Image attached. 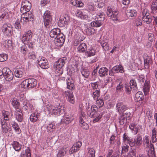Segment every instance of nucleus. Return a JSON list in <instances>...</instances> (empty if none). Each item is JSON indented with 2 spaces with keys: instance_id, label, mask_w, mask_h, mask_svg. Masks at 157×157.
Segmentation results:
<instances>
[{
  "instance_id": "1",
  "label": "nucleus",
  "mask_w": 157,
  "mask_h": 157,
  "mask_svg": "<svg viewBox=\"0 0 157 157\" xmlns=\"http://www.w3.org/2000/svg\"><path fill=\"white\" fill-rule=\"evenodd\" d=\"M67 60L66 57H63L59 59L54 64V68L56 70V73L58 76L61 75L63 73L62 67L64 66Z\"/></svg>"
},
{
  "instance_id": "2",
  "label": "nucleus",
  "mask_w": 157,
  "mask_h": 157,
  "mask_svg": "<svg viewBox=\"0 0 157 157\" xmlns=\"http://www.w3.org/2000/svg\"><path fill=\"white\" fill-rule=\"evenodd\" d=\"M97 107L91 106L90 109V111L88 110L87 113L89 115V117L92 118H95L93 120L94 123L98 122L102 117V115L100 114H98V113L96 110Z\"/></svg>"
},
{
  "instance_id": "3",
  "label": "nucleus",
  "mask_w": 157,
  "mask_h": 157,
  "mask_svg": "<svg viewBox=\"0 0 157 157\" xmlns=\"http://www.w3.org/2000/svg\"><path fill=\"white\" fill-rule=\"evenodd\" d=\"M3 76L6 81L10 82L13 79V73L9 68L7 67L3 68Z\"/></svg>"
},
{
  "instance_id": "4",
  "label": "nucleus",
  "mask_w": 157,
  "mask_h": 157,
  "mask_svg": "<svg viewBox=\"0 0 157 157\" xmlns=\"http://www.w3.org/2000/svg\"><path fill=\"white\" fill-rule=\"evenodd\" d=\"M142 140L141 136L138 134L135 137L134 140L132 138L130 147H132L135 146L136 147H139L142 144Z\"/></svg>"
},
{
  "instance_id": "5",
  "label": "nucleus",
  "mask_w": 157,
  "mask_h": 157,
  "mask_svg": "<svg viewBox=\"0 0 157 157\" xmlns=\"http://www.w3.org/2000/svg\"><path fill=\"white\" fill-rule=\"evenodd\" d=\"M37 61L38 65L43 69H46L49 67L47 60L44 57L40 56Z\"/></svg>"
},
{
  "instance_id": "6",
  "label": "nucleus",
  "mask_w": 157,
  "mask_h": 157,
  "mask_svg": "<svg viewBox=\"0 0 157 157\" xmlns=\"http://www.w3.org/2000/svg\"><path fill=\"white\" fill-rule=\"evenodd\" d=\"M2 30L5 35L10 36L12 32V27L10 24H4L2 28Z\"/></svg>"
},
{
  "instance_id": "7",
  "label": "nucleus",
  "mask_w": 157,
  "mask_h": 157,
  "mask_svg": "<svg viewBox=\"0 0 157 157\" xmlns=\"http://www.w3.org/2000/svg\"><path fill=\"white\" fill-rule=\"evenodd\" d=\"M5 119L2 118L0 120V123L2 126V132L4 133H6L8 132L11 130V126H9L8 124L6 121Z\"/></svg>"
},
{
  "instance_id": "8",
  "label": "nucleus",
  "mask_w": 157,
  "mask_h": 157,
  "mask_svg": "<svg viewBox=\"0 0 157 157\" xmlns=\"http://www.w3.org/2000/svg\"><path fill=\"white\" fill-rule=\"evenodd\" d=\"M20 10L22 13H25V12L29 11V10L31 8V4L27 0L22 2Z\"/></svg>"
},
{
  "instance_id": "9",
  "label": "nucleus",
  "mask_w": 157,
  "mask_h": 157,
  "mask_svg": "<svg viewBox=\"0 0 157 157\" xmlns=\"http://www.w3.org/2000/svg\"><path fill=\"white\" fill-rule=\"evenodd\" d=\"M106 13L107 15L112 18L113 21H117V20L118 12L117 11H113L112 8L108 7Z\"/></svg>"
},
{
  "instance_id": "10",
  "label": "nucleus",
  "mask_w": 157,
  "mask_h": 157,
  "mask_svg": "<svg viewBox=\"0 0 157 157\" xmlns=\"http://www.w3.org/2000/svg\"><path fill=\"white\" fill-rule=\"evenodd\" d=\"M50 14V11L47 10L44 13L43 16L44 26L46 27L49 25L51 20L52 17Z\"/></svg>"
},
{
  "instance_id": "11",
  "label": "nucleus",
  "mask_w": 157,
  "mask_h": 157,
  "mask_svg": "<svg viewBox=\"0 0 157 157\" xmlns=\"http://www.w3.org/2000/svg\"><path fill=\"white\" fill-rule=\"evenodd\" d=\"M32 37V33L31 30L28 31L26 33L23 35L22 36V41L24 44H29L28 41H30ZM29 44H32L30 43Z\"/></svg>"
},
{
  "instance_id": "12",
  "label": "nucleus",
  "mask_w": 157,
  "mask_h": 157,
  "mask_svg": "<svg viewBox=\"0 0 157 157\" xmlns=\"http://www.w3.org/2000/svg\"><path fill=\"white\" fill-rule=\"evenodd\" d=\"M23 13V20L26 22L27 21H31L32 22L34 20V16L33 15L31 12L30 11L25 12V13Z\"/></svg>"
},
{
  "instance_id": "13",
  "label": "nucleus",
  "mask_w": 157,
  "mask_h": 157,
  "mask_svg": "<svg viewBox=\"0 0 157 157\" xmlns=\"http://www.w3.org/2000/svg\"><path fill=\"white\" fill-rule=\"evenodd\" d=\"M116 107L117 110L120 113L124 112L128 109V107L126 105H124L123 102H121L117 103Z\"/></svg>"
},
{
  "instance_id": "14",
  "label": "nucleus",
  "mask_w": 157,
  "mask_h": 157,
  "mask_svg": "<svg viewBox=\"0 0 157 157\" xmlns=\"http://www.w3.org/2000/svg\"><path fill=\"white\" fill-rule=\"evenodd\" d=\"M65 39V36L63 33H60L55 39V41L58 44L59 43V45L60 46L62 45L64 43Z\"/></svg>"
},
{
  "instance_id": "15",
  "label": "nucleus",
  "mask_w": 157,
  "mask_h": 157,
  "mask_svg": "<svg viewBox=\"0 0 157 157\" xmlns=\"http://www.w3.org/2000/svg\"><path fill=\"white\" fill-rule=\"evenodd\" d=\"M60 33V30L59 29L56 28L53 29L51 30L49 34L51 38H54L55 39Z\"/></svg>"
},
{
  "instance_id": "16",
  "label": "nucleus",
  "mask_w": 157,
  "mask_h": 157,
  "mask_svg": "<svg viewBox=\"0 0 157 157\" xmlns=\"http://www.w3.org/2000/svg\"><path fill=\"white\" fill-rule=\"evenodd\" d=\"M70 21V17L67 15H65L63 16L60 17L59 22L62 25H67L68 24Z\"/></svg>"
},
{
  "instance_id": "17",
  "label": "nucleus",
  "mask_w": 157,
  "mask_h": 157,
  "mask_svg": "<svg viewBox=\"0 0 157 157\" xmlns=\"http://www.w3.org/2000/svg\"><path fill=\"white\" fill-rule=\"evenodd\" d=\"M64 111L63 107H56L52 111V113L55 115L59 116L63 114Z\"/></svg>"
},
{
  "instance_id": "18",
  "label": "nucleus",
  "mask_w": 157,
  "mask_h": 157,
  "mask_svg": "<svg viewBox=\"0 0 157 157\" xmlns=\"http://www.w3.org/2000/svg\"><path fill=\"white\" fill-rule=\"evenodd\" d=\"M150 150L148 151L146 157H156L155 148L154 145L150 143Z\"/></svg>"
},
{
  "instance_id": "19",
  "label": "nucleus",
  "mask_w": 157,
  "mask_h": 157,
  "mask_svg": "<svg viewBox=\"0 0 157 157\" xmlns=\"http://www.w3.org/2000/svg\"><path fill=\"white\" fill-rule=\"evenodd\" d=\"M149 81L146 80L143 87V90L145 95H146L149 91L151 87Z\"/></svg>"
},
{
  "instance_id": "20",
  "label": "nucleus",
  "mask_w": 157,
  "mask_h": 157,
  "mask_svg": "<svg viewBox=\"0 0 157 157\" xmlns=\"http://www.w3.org/2000/svg\"><path fill=\"white\" fill-rule=\"evenodd\" d=\"M2 118L5 119L7 121L11 120L13 118V114L7 111H3L2 112Z\"/></svg>"
},
{
  "instance_id": "21",
  "label": "nucleus",
  "mask_w": 157,
  "mask_h": 157,
  "mask_svg": "<svg viewBox=\"0 0 157 157\" xmlns=\"http://www.w3.org/2000/svg\"><path fill=\"white\" fill-rule=\"evenodd\" d=\"M15 75L18 78H22L24 75L25 72L23 69H17L15 71Z\"/></svg>"
},
{
  "instance_id": "22",
  "label": "nucleus",
  "mask_w": 157,
  "mask_h": 157,
  "mask_svg": "<svg viewBox=\"0 0 157 157\" xmlns=\"http://www.w3.org/2000/svg\"><path fill=\"white\" fill-rule=\"evenodd\" d=\"M29 89L33 88L36 86L37 84L36 80L33 78L28 79Z\"/></svg>"
},
{
  "instance_id": "23",
  "label": "nucleus",
  "mask_w": 157,
  "mask_h": 157,
  "mask_svg": "<svg viewBox=\"0 0 157 157\" xmlns=\"http://www.w3.org/2000/svg\"><path fill=\"white\" fill-rule=\"evenodd\" d=\"M77 50L80 53L82 52L87 50V46L85 43H83L80 44L77 48Z\"/></svg>"
},
{
  "instance_id": "24",
  "label": "nucleus",
  "mask_w": 157,
  "mask_h": 157,
  "mask_svg": "<svg viewBox=\"0 0 157 157\" xmlns=\"http://www.w3.org/2000/svg\"><path fill=\"white\" fill-rule=\"evenodd\" d=\"M12 145L14 149L16 151H19L21 149V145L17 141H13Z\"/></svg>"
},
{
  "instance_id": "25",
  "label": "nucleus",
  "mask_w": 157,
  "mask_h": 157,
  "mask_svg": "<svg viewBox=\"0 0 157 157\" xmlns=\"http://www.w3.org/2000/svg\"><path fill=\"white\" fill-rule=\"evenodd\" d=\"M68 96V101L72 104H74L75 102L74 98L71 91L67 92L66 94Z\"/></svg>"
},
{
  "instance_id": "26",
  "label": "nucleus",
  "mask_w": 157,
  "mask_h": 157,
  "mask_svg": "<svg viewBox=\"0 0 157 157\" xmlns=\"http://www.w3.org/2000/svg\"><path fill=\"white\" fill-rule=\"evenodd\" d=\"M71 4L75 6L81 7L83 5L81 0H71Z\"/></svg>"
},
{
  "instance_id": "27",
  "label": "nucleus",
  "mask_w": 157,
  "mask_h": 157,
  "mask_svg": "<svg viewBox=\"0 0 157 157\" xmlns=\"http://www.w3.org/2000/svg\"><path fill=\"white\" fill-rule=\"evenodd\" d=\"M86 9L89 12H92L95 10V9L93 3L89 2L87 4Z\"/></svg>"
},
{
  "instance_id": "28",
  "label": "nucleus",
  "mask_w": 157,
  "mask_h": 157,
  "mask_svg": "<svg viewBox=\"0 0 157 157\" xmlns=\"http://www.w3.org/2000/svg\"><path fill=\"white\" fill-rule=\"evenodd\" d=\"M102 24V22L98 19H96L95 21L92 22L91 25L93 27H98L100 26Z\"/></svg>"
},
{
  "instance_id": "29",
  "label": "nucleus",
  "mask_w": 157,
  "mask_h": 157,
  "mask_svg": "<svg viewBox=\"0 0 157 157\" xmlns=\"http://www.w3.org/2000/svg\"><path fill=\"white\" fill-rule=\"evenodd\" d=\"M96 52V50L92 47H91L88 51L85 52V55L87 57H91L94 55Z\"/></svg>"
},
{
  "instance_id": "30",
  "label": "nucleus",
  "mask_w": 157,
  "mask_h": 157,
  "mask_svg": "<svg viewBox=\"0 0 157 157\" xmlns=\"http://www.w3.org/2000/svg\"><path fill=\"white\" fill-rule=\"evenodd\" d=\"M108 70L105 67H103L100 68L98 73L101 77L107 75Z\"/></svg>"
},
{
  "instance_id": "31",
  "label": "nucleus",
  "mask_w": 157,
  "mask_h": 157,
  "mask_svg": "<svg viewBox=\"0 0 157 157\" xmlns=\"http://www.w3.org/2000/svg\"><path fill=\"white\" fill-rule=\"evenodd\" d=\"M67 147H62L60 150H59L57 155V157H63L66 154L67 151Z\"/></svg>"
},
{
  "instance_id": "32",
  "label": "nucleus",
  "mask_w": 157,
  "mask_h": 157,
  "mask_svg": "<svg viewBox=\"0 0 157 157\" xmlns=\"http://www.w3.org/2000/svg\"><path fill=\"white\" fill-rule=\"evenodd\" d=\"M11 104L16 109H18L20 105V103L18 101V100L16 98H13L11 101Z\"/></svg>"
},
{
  "instance_id": "33",
  "label": "nucleus",
  "mask_w": 157,
  "mask_h": 157,
  "mask_svg": "<svg viewBox=\"0 0 157 157\" xmlns=\"http://www.w3.org/2000/svg\"><path fill=\"white\" fill-rule=\"evenodd\" d=\"M136 149H133L130 151L128 154L125 155L124 157H136Z\"/></svg>"
},
{
  "instance_id": "34",
  "label": "nucleus",
  "mask_w": 157,
  "mask_h": 157,
  "mask_svg": "<svg viewBox=\"0 0 157 157\" xmlns=\"http://www.w3.org/2000/svg\"><path fill=\"white\" fill-rule=\"evenodd\" d=\"M151 9L152 13L154 14L157 13V0H155V2L152 3Z\"/></svg>"
},
{
  "instance_id": "35",
  "label": "nucleus",
  "mask_w": 157,
  "mask_h": 157,
  "mask_svg": "<svg viewBox=\"0 0 157 157\" xmlns=\"http://www.w3.org/2000/svg\"><path fill=\"white\" fill-rule=\"evenodd\" d=\"M84 31L87 34L89 35H91L94 34L95 32V30L90 27H86Z\"/></svg>"
},
{
  "instance_id": "36",
  "label": "nucleus",
  "mask_w": 157,
  "mask_h": 157,
  "mask_svg": "<svg viewBox=\"0 0 157 157\" xmlns=\"http://www.w3.org/2000/svg\"><path fill=\"white\" fill-rule=\"evenodd\" d=\"M136 98L137 99V101L142 100L144 98L143 94L141 92H137L135 95Z\"/></svg>"
},
{
  "instance_id": "37",
  "label": "nucleus",
  "mask_w": 157,
  "mask_h": 157,
  "mask_svg": "<svg viewBox=\"0 0 157 157\" xmlns=\"http://www.w3.org/2000/svg\"><path fill=\"white\" fill-rule=\"evenodd\" d=\"M130 86L132 87V89L134 90L137 91V84L136 81L134 79H131L130 82Z\"/></svg>"
},
{
  "instance_id": "38",
  "label": "nucleus",
  "mask_w": 157,
  "mask_h": 157,
  "mask_svg": "<svg viewBox=\"0 0 157 157\" xmlns=\"http://www.w3.org/2000/svg\"><path fill=\"white\" fill-rule=\"evenodd\" d=\"M132 138L130 139L128 136L124 133L123 135V140L127 144H129L130 146V144L131 143Z\"/></svg>"
},
{
  "instance_id": "39",
  "label": "nucleus",
  "mask_w": 157,
  "mask_h": 157,
  "mask_svg": "<svg viewBox=\"0 0 157 157\" xmlns=\"http://www.w3.org/2000/svg\"><path fill=\"white\" fill-rule=\"evenodd\" d=\"M67 87L68 89L71 90L74 89L75 88V86L74 84L73 81H70L68 79V81H67Z\"/></svg>"
},
{
  "instance_id": "40",
  "label": "nucleus",
  "mask_w": 157,
  "mask_h": 157,
  "mask_svg": "<svg viewBox=\"0 0 157 157\" xmlns=\"http://www.w3.org/2000/svg\"><path fill=\"white\" fill-rule=\"evenodd\" d=\"M81 71L82 75L85 78H87L90 74V72L89 71L85 68L81 69Z\"/></svg>"
},
{
  "instance_id": "41",
  "label": "nucleus",
  "mask_w": 157,
  "mask_h": 157,
  "mask_svg": "<svg viewBox=\"0 0 157 157\" xmlns=\"http://www.w3.org/2000/svg\"><path fill=\"white\" fill-rule=\"evenodd\" d=\"M9 123L10 124L11 123V124L12 125L13 128L14 129L15 131L18 132L19 133L21 130L18 124L16 123L15 122H11Z\"/></svg>"
},
{
  "instance_id": "42",
  "label": "nucleus",
  "mask_w": 157,
  "mask_h": 157,
  "mask_svg": "<svg viewBox=\"0 0 157 157\" xmlns=\"http://www.w3.org/2000/svg\"><path fill=\"white\" fill-rule=\"evenodd\" d=\"M127 15L129 17H136L137 15V12L134 10H131L127 13Z\"/></svg>"
},
{
  "instance_id": "43",
  "label": "nucleus",
  "mask_w": 157,
  "mask_h": 157,
  "mask_svg": "<svg viewBox=\"0 0 157 157\" xmlns=\"http://www.w3.org/2000/svg\"><path fill=\"white\" fill-rule=\"evenodd\" d=\"M15 115L17 120L19 122H21L23 120V114L21 112L16 113Z\"/></svg>"
},
{
  "instance_id": "44",
  "label": "nucleus",
  "mask_w": 157,
  "mask_h": 157,
  "mask_svg": "<svg viewBox=\"0 0 157 157\" xmlns=\"http://www.w3.org/2000/svg\"><path fill=\"white\" fill-rule=\"evenodd\" d=\"M96 103L97 105L99 107L103 106L104 105V100L101 98H99L96 99Z\"/></svg>"
},
{
  "instance_id": "45",
  "label": "nucleus",
  "mask_w": 157,
  "mask_h": 157,
  "mask_svg": "<svg viewBox=\"0 0 157 157\" xmlns=\"http://www.w3.org/2000/svg\"><path fill=\"white\" fill-rule=\"evenodd\" d=\"M22 19V17H21L20 19H17L16 21L14 26L15 28L17 29H19L21 28V25L20 24L21 22H22L21 20Z\"/></svg>"
},
{
  "instance_id": "46",
  "label": "nucleus",
  "mask_w": 157,
  "mask_h": 157,
  "mask_svg": "<svg viewBox=\"0 0 157 157\" xmlns=\"http://www.w3.org/2000/svg\"><path fill=\"white\" fill-rule=\"evenodd\" d=\"M142 19L144 22L147 24L150 23L152 21V18H151L150 16L146 17H145L142 18Z\"/></svg>"
},
{
  "instance_id": "47",
  "label": "nucleus",
  "mask_w": 157,
  "mask_h": 157,
  "mask_svg": "<svg viewBox=\"0 0 157 157\" xmlns=\"http://www.w3.org/2000/svg\"><path fill=\"white\" fill-rule=\"evenodd\" d=\"M105 15L104 13H100L97 17V19L99 20L102 22L104 20Z\"/></svg>"
},
{
  "instance_id": "48",
  "label": "nucleus",
  "mask_w": 157,
  "mask_h": 157,
  "mask_svg": "<svg viewBox=\"0 0 157 157\" xmlns=\"http://www.w3.org/2000/svg\"><path fill=\"white\" fill-rule=\"evenodd\" d=\"M100 90H96L93 93V97L94 100H96L99 97Z\"/></svg>"
},
{
  "instance_id": "49",
  "label": "nucleus",
  "mask_w": 157,
  "mask_h": 157,
  "mask_svg": "<svg viewBox=\"0 0 157 157\" xmlns=\"http://www.w3.org/2000/svg\"><path fill=\"white\" fill-rule=\"evenodd\" d=\"M119 122L121 125H123L124 124L125 121H126L127 119L124 116V115H121L119 118Z\"/></svg>"
},
{
  "instance_id": "50",
  "label": "nucleus",
  "mask_w": 157,
  "mask_h": 157,
  "mask_svg": "<svg viewBox=\"0 0 157 157\" xmlns=\"http://www.w3.org/2000/svg\"><path fill=\"white\" fill-rule=\"evenodd\" d=\"M21 87L24 88H29L28 79L23 81L21 83Z\"/></svg>"
},
{
  "instance_id": "51",
  "label": "nucleus",
  "mask_w": 157,
  "mask_h": 157,
  "mask_svg": "<svg viewBox=\"0 0 157 157\" xmlns=\"http://www.w3.org/2000/svg\"><path fill=\"white\" fill-rule=\"evenodd\" d=\"M101 45L103 49L105 51L108 50L109 49V47L108 44L106 42H101Z\"/></svg>"
},
{
  "instance_id": "52",
  "label": "nucleus",
  "mask_w": 157,
  "mask_h": 157,
  "mask_svg": "<svg viewBox=\"0 0 157 157\" xmlns=\"http://www.w3.org/2000/svg\"><path fill=\"white\" fill-rule=\"evenodd\" d=\"M79 122L82 124L81 127H83V128L87 129L88 128V124L87 123L83 122V119L81 117L80 118Z\"/></svg>"
},
{
  "instance_id": "53",
  "label": "nucleus",
  "mask_w": 157,
  "mask_h": 157,
  "mask_svg": "<svg viewBox=\"0 0 157 157\" xmlns=\"http://www.w3.org/2000/svg\"><path fill=\"white\" fill-rule=\"evenodd\" d=\"M21 52L23 54H25L27 50V48L25 45H22L20 48Z\"/></svg>"
},
{
  "instance_id": "54",
  "label": "nucleus",
  "mask_w": 157,
  "mask_h": 157,
  "mask_svg": "<svg viewBox=\"0 0 157 157\" xmlns=\"http://www.w3.org/2000/svg\"><path fill=\"white\" fill-rule=\"evenodd\" d=\"M7 59V55L6 54H0V62H4Z\"/></svg>"
},
{
  "instance_id": "55",
  "label": "nucleus",
  "mask_w": 157,
  "mask_h": 157,
  "mask_svg": "<svg viewBox=\"0 0 157 157\" xmlns=\"http://www.w3.org/2000/svg\"><path fill=\"white\" fill-rule=\"evenodd\" d=\"M79 150L78 148L72 146L69 150V153L71 154L74 152H75Z\"/></svg>"
},
{
  "instance_id": "56",
  "label": "nucleus",
  "mask_w": 157,
  "mask_h": 157,
  "mask_svg": "<svg viewBox=\"0 0 157 157\" xmlns=\"http://www.w3.org/2000/svg\"><path fill=\"white\" fill-rule=\"evenodd\" d=\"M123 84L121 82L117 86L116 90L117 92H118L122 91L123 90Z\"/></svg>"
},
{
  "instance_id": "57",
  "label": "nucleus",
  "mask_w": 157,
  "mask_h": 157,
  "mask_svg": "<svg viewBox=\"0 0 157 157\" xmlns=\"http://www.w3.org/2000/svg\"><path fill=\"white\" fill-rule=\"evenodd\" d=\"M129 148V146L128 145H125L122 147V154H124L126 153L128 151V148Z\"/></svg>"
},
{
  "instance_id": "58",
  "label": "nucleus",
  "mask_w": 157,
  "mask_h": 157,
  "mask_svg": "<svg viewBox=\"0 0 157 157\" xmlns=\"http://www.w3.org/2000/svg\"><path fill=\"white\" fill-rule=\"evenodd\" d=\"M28 57L30 59H32L34 60L36 58L35 52H33L29 53Z\"/></svg>"
},
{
  "instance_id": "59",
  "label": "nucleus",
  "mask_w": 157,
  "mask_h": 157,
  "mask_svg": "<svg viewBox=\"0 0 157 157\" xmlns=\"http://www.w3.org/2000/svg\"><path fill=\"white\" fill-rule=\"evenodd\" d=\"M88 153L90 156L95 157V150L92 148H89L88 150Z\"/></svg>"
},
{
  "instance_id": "60",
  "label": "nucleus",
  "mask_w": 157,
  "mask_h": 157,
  "mask_svg": "<svg viewBox=\"0 0 157 157\" xmlns=\"http://www.w3.org/2000/svg\"><path fill=\"white\" fill-rule=\"evenodd\" d=\"M78 16L82 19H86L88 18L87 15L85 14L82 12H81L79 14Z\"/></svg>"
},
{
  "instance_id": "61",
  "label": "nucleus",
  "mask_w": 157,
  "mask_h": 157,
  "mask_svg": "<svg viewBox=\"0 0 157 157\" xmlns=\"http://www.w3.org/2000/svg\"><path fill=\"white\" fill-rule=\"evenodd\" d=\"M142 18L149 16L150 13L147 10H144L142 13Z\"/></svg>"
},
{
  "instance_id": "62",
  "label": "nucleus",
  "mask_w": 157,
  "mask_h": 157,
  "mask_svg": "<svg viewBox=\"0 0 157 157\" xmlns=\"http://www.w3.org/2000/svg\"><path fill=\"white\" fill-rule=\"evenodd\" d=\"M125 92L127 94H130L131 93V91L132 89V87L128 85H126L125 86Z\"/></svg>"
},
{
  "instance_id": "63",
  "label": "nucleus",
  "mask_w": 157,
  "mask_h": 157,
  "mask_svg": "<svg viewBox=\"0 0 157 157\" xmlns=\"http://www.w3.org/2000/svg\"><path fill=\"white\" fill-rule=\"evenodd\" d=\"M121 67V65H119L114 67L112 68V70H113V71L116 73L119 72V69L120 67Z\"/></svg>"
},
{
  "instance_id": "64",
  "label": "nucleus",
  "mask_w": 157,
  "mask_h": 157,
  "mask_svg": "<svg viewBox=\"0 0 157 157\" xmlns=\"http://www.w3.org/2000/svg\"><path fill=\"white\" fill-rule=\"evenodd\" d=\"M120 152L119 151H116L113 153L111 157H120Z\"/></svg>"
}]
</instances>
